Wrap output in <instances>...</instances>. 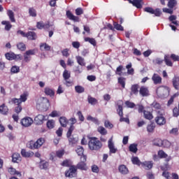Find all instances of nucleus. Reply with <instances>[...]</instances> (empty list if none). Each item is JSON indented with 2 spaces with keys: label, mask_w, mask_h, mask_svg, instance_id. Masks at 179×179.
I'll return each instance as SVG.
<instances>
[{
  "label": "nucleus",
  "mask_w": 179,
  "mask_h": 179,
  "mask_svg": "<svg viewBox=\"0 0 179 179\" xmlns=\"http://www.w3.org/2000/svg\"><path fill=\"white\" fill-rule=\"evenodd\" d=\"M50 106V101L47 98H38L36 99V108L37 110H43L47 111Z\"/></svg>",
  "instance_id": "nucleus-1"
},
{
  "label": "nucleus",
  "mask_w": 179,
  "mask_h": 179,
  "mask_svg": "<svg viewBox=\"0 0 179 179\" xmlns=\"http://www.w3.org/2000/svg\"><path fill=\"white\" fill-rule=\"evenodd\" d=\"M88 145L90 150H100V148H102L103 144L97 138L92 137L90 138Z\"/></svg>",
  "instance_id": "nucleus-2"
},
{
  "label": "nucleus",
  "mask_w": 179,
  "mask_h": 179,
  "mask_svg": "<svg viewBox=\"0 0 179 179\" xmlns=\"http://www.w3.org/2000/svg\"><path fill=\"white\" fill-rule=\"evenodd\" d=\"M45 142V140L43 138H40L36 142L33 141H29L27 146L29 149L34 150V149H39V148H41L43 145H44Z\"/></svg>",
  "instance_id": "nucleus-3"
},
{
  "label": "nucleus",
  "mask_w": 179,
  "mask_h": 179,
  "mask_svg": "<svg viewBox=\"0 0 179 179\" xmlns=\"http://www.w3.org/2000/svg\"><path fill=\"white\" fill-rule=\"evenodd\" d=\"M169 93H170V90L167 87H159L157 89V94L158 97L163 99L164 97H167L169 96Z\"/></svg>",
  "instance_id": "nucleus-4"
},
{
  "label": "nucleus",
  "mask_w": 179,
  "mask_h": 179,
  "mask_svg": "<svg viewBox=\"0 0 179 179\" xmlns=\"http://www.w3.org/2000/svg\"><path fill=\"white\" fill-rule=\"evenodd\" d=\"M168 4L167 6L169 8H164L162 9L163 12L165 13H169V15H173V8L177 6V1L176 0H167Z\"/></svg>",
  "instance_id": "nucleus-5"
},
{
  "label": "nucleus",
  "mask_w": 179,
  "mask_h": 179,
  "mask_svg": "<svg viewBox=\"0 0 179 179\" xmlns=\"http://www.w3.org/2000/svg\"><path fill=\"white\" fill-rule=\"evenodd\" d=\"M118 103V108L117 109V112L118 115H120V122H127V124H129V119L128 117H123L122 115H124V113H122V101H119Z\"/></svg>",
  "instance_id": "nucleus-6"
},
{
  "label": "nucleus",
  "mask_w": 179,
  "mask_h": 179,
  "mask_svg": "<svg viewBox=\"0 0 179 179\" xmlns=\"http://www.w3.org/2000/svg\"><path fill=\"white\" fill-rule=\"evenodd\" d=\"M28 94L27 93L22 94L20 96V99L13 98L11 99V103H14L17 106L24 103L27 100Z\"/></svg>",
  "instance_id": "nucleus-7"
},
{
  "label": "nucleus",
  "mask_w": 179,
  "mask_h": 179,
  "mask_svg": "<svg viewBox=\"0 0 179 179\" xmlns=\"http://www.w3.org/2000/svg\"><path fill=\"white\" fill-rule=\"evenodd\" d=\"M87 159V157H86V155L80 157V162L77 164V169L86 171V170H87V165H86L85 163Z\"/></svg>",
  "instance_id": "nucleus-8"
},
{
  "label": "nucleus",
  "mask_w": 179,
  "mask_h": 179,
  "mask_svg": "<svg viewBox=\"0 0 179 179\" xmlns=\"http://www.w3.org/2000/svg\"><path fill=\"white\" fill-rule=\"evenodd\" d=\"M76 171H78L76 166H71L69 169L65 172V176L66 177H69V178H73V177H76Z\"/></svg>",
  "instance_id": "nucleus-9"
},
{
  "label": "nucleus",
  "mask_w": 179,
  "mask_h": 179,
  "mask_svg": "<svg viewBox=\"0 0 179 179\" xmlns=\"http://www.w3.org/2000/svg\"><path fill=\"white\" fill-rule=\"evenodd\" d=\"M5 57L6 59H8V61H19V59H22V55H15L13 52H8L6 53Z\"/></svg>",
  "instance_id": "nucleus-10"
},
{
  "label": "nucleus",
  "mask_w": 179,
  "mask_h": 179,
  "mask_svg": "<svg viewBox=\"0 0 179 179\" xmlns=\"http://www.w3.org/2000/svg\"><path fill=\"white\" fill-rule=\"evenodd\" d=\"M144 11L147 12V13H150L151 15H155V16H160L162 15V11H160V9L157 8L156 10H154L153 8L150 7H147L144 8Z\"/></svg>",
  "instance_id": "nucleus-11"
},
{
  "label": "nucleus",
  "mask_w": 179,
  "mask_h": 179,
  "mask_svg": "<svg viewBox=\"0 0 179 179\" xmlns=\"http://www.w3.org/2000/svg\"><path fill=\"white\" fill-rule=\"evenodd\" d=\"M108 147L110 150V153L115 154L117 153V151L118 150L117 148H115V145H114V142H113V138H110L108 141Z\"/></svg>",
  "instance_id": "nucleus-12"
},
{
  "label": "nucleus",
  "mask_w": 179,
  "mask_h": 179,
  "mask_svg": "<svg viewBox=\"0 0 179 179\" xmlns=\"http://www.w3.org/2000/svg\"><path fill=\"white\" fill-rule=\"evenodd\" d=\"M21 124L22 127H25L27 128V127H30L31 124H33V119L31 117H26L22 119Z\"/></svg>",
  "instance_id": "nucleus-13"
},
{
  "label": "nucleus",
  "mask_w": 179,
  "mask_h": 179,
  "mask_svg": "<svg viewBox=\"0 0 179 179\" xmlns=\"http://www.w3.org/2000/svg\"><path fill=\"white\" fill-rule=\"evenodd\" d=\"M159 143H157V146H164V148H171V146H173V143H171L170 141H169L168 140H159Z\"/></svg>",
  "instance_id": "nucleus-14"
},
{
  "label": "nucleus",
  "mask_w": 179,
  "mask_h": 179,
  "mask_svg": "<svg viewBox=\"0 0 179 179\" xmlns=\"http://www.w3.org/2000/svg\"><path fill=\"white\" fill-rule=\"evenodd\" d=\"M155 122L157 125H164L166 124V118L164 117L163 115H157L155 117Z\"/></svg>",
  "instance_id": "nucleus-15"
},
{
  "label": "nucleus",
  "mask_w": 179,
  "mask_h": 179,
  "mask_svg": "<svg viewBox=\"0 0 179 179\" xmlns=\"http://www.w3.org/2000/svg\"><path fill=\"white\" fill-rule=\"evenodd\" d=\"M36 27L37 29H39L41 30L43 29H50V27H51V25L50 24V22L43 23V22H38L36 23Z\"/></svg>",
  "instance_id": "nucleus-16"
},
{
  "label": "nucleus",
  "mask_w": 179,
  "mask_h": 179,
  "mask_svg": "<svg viewBox=\"0 0 179 179\" xmlns=\"http://www.w3.org/2000/svg\"><path fill=\"white\" fill-rule=\"evenodd\" d=\"M152 80L154 85H161L162 83V77L157 73H154L152 77Z\"/></svg>",
  "instance_id": "nucleus-17"
},
{
  "label": "nucleus",
  "mask_w": 179,
  "mask_h": 179,
  "mask_svg": "<svg viewBox=\"0 0 179 179\" xmlns=\"http://www.w3.org/2000/svg\"><path fill=\"white\" fill-rule=\"evenodd\" d=\"M34 121L37 125H41V124L45 121V116L43 115H38L36 117H35Z\"/></svg>",
  "instance_id": "nucleus-18"
},
{
  "label": "nucleus",
  "mask_w": 179,
  "mask_h": 179,
  "mask_svg": "<svg viewBox=\"0 0 179 179\" xmlns=\"http://www.w3.org/2000/svg\"><path fill=\"white\" fill-rule=\"evenodd\" d=\"M139 93L143 97L149 96V89L147 87L142 86L140 87Z\"/></svg>",
  "instance_id": "nucleus-19"
},
{
  "label": "nucleus",
  "mask_w": 179,
  "mask_h": 179,
  "mask_svg": "<svg viewBox=\"0 0 179 179\" xmlns=\"http://www.w3.org/2000/svg\"><path fill=\"white\" fill-rule=\"evenodd\" d=\"M66 15L69 20H73V22H79V17L75 16L70 10H67Z\"/></svg>",
  "instance_id": "nucleus-20"
},
{
  "label": "nucleus",
  "mask_w": 179,
  "mask_h": 179,
  "mask_svg": "<svg viewBox=\"0 0 179 179\" xmlns=\"http://www.w3.org/2000/svg\"><path fill=\"white\" fill-rule=\"evenodd\" d=\"M118 170H119V172L120 173V174L125 175V174H128V173H129L128 168L127 167V166H125L124 164L120 165L118 167Z\"/></svg>",
  "instance_id": "nucleus-21"
},
{
  "label": "nucleus",
  "mask_w": 179,
  "mask_h": 179,
  "mask_svg": "<svg viewBox=\"0 0 179 179\" xmlns=\"http://www.w3.org/2000/svg\"><path fill=\"white\" fill-rule=\"evenodd\" d=\"M141 166L145 169V170H150L152 167H153V162L150 161H146L141 164Z\"/></svg>",
  "instance_id": "nucleus-22"
},
{
  "label": "nucleus",
  "mask_w": 179,
  "mask_h": 179,
  "mask_svg": "<svg viewBox=\"0 0 179 179\" xmlns=\"http://www.w3.org/2000/svg\"><path fill=\"white\" fill-rule=\"evenodd\" d=\"M7 169H8V172L11 176H19V177H20V176H22V174H20V172L16 171V169L13 167H9V168H7Z\"/></svg>",
  "instance_id": "nucleus-23"
},
{
  "label": "nucleus",
  "mask_w": 179,
  "mask_h": 179,
  "mask_svg": "<svg viewBox=\"0 0 179 179\" xmlns=\"http://www.w3.org/2000/svg\"><path fill=\"white\" fill-rule=\"evenodd\" d=\"M172 83H173V87H175L176 90H179V77L178 76H175L173 77L172 80Z\"/></svg>",
  "instance_id": "nucleus-24"
},
{
  "label": "nucleus",
  "mask_w": 179,
  "mask_h": 179,
  "mask_svg": "<svg viewBox=\"0 0 179 179\" xmlns=\"http://www.w3.org/2000/svg\"><path fill=\"white\" fill-rule=\"evenodd\" d=\"M7 15L12 23H15L16 22V20L15 19V13H13L11 10H7Z\"/></svg>",
  "instance_id": "nucleus-25"
},
{
  "label": "nucleus",
  "mask_w": 179,
  "mask_h": 179,
  "mask_svg": "<svg viewBox=\"0 0 179 179\" xmlns=\"http://www.w3.org/2000/svg\"><path fill=\"white\" fill-rule=\"evenodd\" d=\"M130 3H132V5L138 8V9L142 8V0H134L133 1L130 0Z\"/></svg>",
  "instance_id": "nucleus-26"
},
{
  "label": "nucleus",
  "mask_w": 179,
  "mask_h": 179,
  "mask_svg": "<svg viewBox=\"0 0 179 179\" xmlns=\"http://www.w3.org/2000/svg\"><path fill=\"white\" fill-rule=\"evenodd\" d=\"M76 59L80 66H86V62H85V59L80 56H76Z\"/></svg>",
  "instance_id": "nucleus-27"
},
{
  "label": "nucleus",
  "mask_w": 179,
  "mask_h": 179,
  "mask_svg": "<svg viewBox=\"0 0 179 179\" xmlns=\"http://www.w3.org/2000/svg\"><path fill=\"white\" fill-rule=\"evenodd\" d=\"M21 155L23 157H31L34 155V152L31 151L27 152L26 150H22Z\"/></svg>",
  "instance_id": "nucleus-28"
},
{
  "label": "nucleus",
  "mask_w": 179,
  "mask_h": 179,
  "mask_svg": "<svg viewBox=\"0 0 179 179\" xmlns=\"http://www.w3.org/2000/svg\"><path fill=\"white\" fill-rule=\"evenodd\" d=\"M44 92L47 96H50V97H52L54 96V94H55V92H54V90L50 87H45Z\"/></svg>",
  "instance_id": "nucleus-29"
},
{
  "label": "nucleus",
  "mask_w": 179,
  "mask_h": 179,
  "mask_svg": "<svg viewBox=\"0 0 179 179\" xmlns=\"http://www.w3.org/2000/svg\"><path fill=\"white\" fill-rule=\"evenodd\" d=\"M138 89H139V85L138 84H135V85H131V94H136V95L138 94V93H139V90Z\"/></svg>",
  "instance_id": "nucleus-30"
},
{
  "label": "nucleus",
  "mask_w": 179,
  "mask_h": 179,
  "mask_svg": "<svg viewBox=\"0 0 179 179\" xmlns=\"http://www.w3.org/2000/svg\"><path fill=\"white\" fill-rule=\"evenodd\" d=\"M27 38H28V40H36L37 38V35L35 32L29 31L27 33Z\"/></svg>",
  "instance_id": "nucleus-31"
},
{
  "label": "nucleus",
  "mask_w": 179,
  "mask_h": 179,
  "mask_svg": "<svg viewBox=\"0 0 179 179\" xmlns=\"http://www.w3.org/2000/svg\"><path fill=\"white\" fill-rule=\"evenodd\" d=\"M8 111H9V109L8 108V106H6L5 104H2L0 106V114H3V115L8 114Z\"/></svg>",
  "instance_id": "nucleus-32"
},
{
  "label": "nucleus",
  "mask_w": 179,
  "mask_h": 179,
  "mask_svg": "<svg viewBox=\"0 0 179 179\" xmlns=\"http://www.w3.org/2000/svg\"><path fill=\"white\" fill-rule=\"evenodd\" d=\"M13 163H17V162H20L22 158L20 157V154L14 153L12 156Z\"/></svg>",
  "instance_id": "nucleus-33"
},
{
  "label": "nucleus",
  "mask_w": 179,
  "mask_h": 179,
  "mask_svg": "<svg viewBox=\"0 0 179 179\" xmlns=\"http://www.w3.org/2000/svg\"><path fill=\"white\" fill-rule=\"evenodd\" d=\"M40 48L41 51H50L51 50V46L47 43H41L40 45Z\"/></svg>",
  "instance_id": "nucleus-34"
},
{
  "label": "nucleus",
  "mask_w": 179,
  "mask_h": 179,
  "mask_svg": "<svg viewBox=\"0 0 179 179\" xmlns=\"http://www.w3.org/2000/svg\"><path fill=\"white\" fill-rule=\"evenodd\" d=\"M59 122H60V125H62V127H64L65 128L66 127V125H68V119H66V117H61L59 118Z\"/></svg>",
  "instance_id": "nucleus-35"
},
{
  "label": "nucleus",
  "mask_w": 179,
  "mask_h": 179,
  "mask_svg": "<svg viewBox=\"0 0 179 179\" xmlns=\"http://www.w3.org/2000/svg\"><path fill=\"white\" fill-rule=\"evenodd\" d=\"M1 24L5 26V30H6L7 31H9V30L12 29V24L9 21H2Z\"/></svg>",
  "instance_id": "nucleus-36"
},
{
  "label": "nucleus",
  "mask_w": 179,
  "mask_h": 179,
  "mask_svg": "<svg viewBox=\"0 0 179 179\" xmlns=\"http://www.w3.org/2000/svg\"><path fill=\"white\" fill-rule=\"evenodd\" d=\"M126 68L127 69V73L128 75H134L135 70L132 69V64L129 63L126 66Z\"/></svg>",
  "instance_id": "nucleus-37"
},
{
  "label": "nucleus",
  "mask_w": 179,
  "mask_h": 179,
  "mask_svg": "<svg viewBox=\"0 0 179 179\" xmlns=\"http://www.w3.org/2000/svg\"><path fill=\"white\" fill-rule=\"evenodd\" d=\"M164 61L167 66H173V62L170 60V56L169 55H164Z\"/></svg>",
  "instance_id": "nucleus-38"
},
{
  "label": "nucleus",
  "mask_w": 179,
  "mask_h": 179,
  "mask_svg": "<svg viewBox=\"0 0 179 179\" xmlns=\"http://www.w3.org/2000/svg\"><path fill=\"white\" fill-rule=\"evenodd\" d=\"M46 125L48 129H52L55 127V121L54 120H50L47 122Z\"/></svg>",
  "instance_id": "nucleus-39"
},
{
  "label": "nucleus",
  "mask_w": 179,
  "mask_h": 179,
  "mask_svg": "<svg viewBox=\"0 0 179 179\" xmlns=\"http://www.w3.org/2000/svg\"><path fill=\"white\" fill-rule=\"evenodd\" d=\"M129 151L132 152L133 153H136L138 152V145L134 143L131 144L129 147Z\"/></svg>",
  "instance_id": "nucleus-40"
},
{
  "label": "nucleus",
  "mask_w": 179,
  "mask_h": 179,
  "mask_svg": "<svg viewBox=\"0 0 179 179\" xmlns=\"http://www.w3.org/2000/svg\"><path fill=\"white\" fill-rule=\"evenodd\" d=\"M144 114V118L146 120H153V115L149 111L144 110L143 111Z\"/></svg>",
  "instance_id": "nucleus-41"
},
{
  "label": "nucleus",
  "mask_w": 179,
  "mask_h": 179,
  "mask_svg": "<svg viewBox=\"0 0 179 179\" xmlns=\"http://www.w3.org/2000/svg\"><path fill=\"white\" fill-rule=\"evenodd\" d=\"M69 142L71 146H75L78 143V138L73 137H69Z\"/></svg>",
  "instance_id": "nucleus-42"
},
{
  "label": "nucleus",
  "mask_w": 179,
  "mask_h": 179,
  "mask_svg": "<svg viewBox=\"0 0 179 179\" xmlns=\"http://www.w3.org/2000/svg\"><path fill=\"white\" fill-rule=\"evenodd\" d=\"M76 152L78 156H85L83 155V152H85V150H83V148L82 146H78L77 149L76 150Z\"/></svg>",
  "instance_id": "nucleus-43"
},
{
  "label": "nucleus",
  "mask_w": 179,
  "mask_h": 179,
  "mask_svg": "<svg viewBox=\"0 0 179 179\" xmlns=\"http://www.w3.org/2000/svg\"><path fill=\"white\" fill-rule=\"evenodd\" d=\"M164 59L160 57H157L152 60V62L155 65H162L164 62Z\"/></svg>",
  "instance_id": "nucleus-44"
},
{
  "label": "nucleus",
  "mask_w": 179,
  "mask_h": 179,
  "mask_svg": "<svg viewBox=\"0 0 179 179\" xmlns=\"http://www.w3.org/2000/svg\"><path fill=\"white\" fill-rule=\"evenodd\" d=\"M114 29L116 30H119L120 31H124V27L121 26V24H118V22H113Z\"/></svg>",
  "instance_id": "nucleus-45"
},
{
  "label": "nucleus",
  "mask_w": 179,
  "mask_h": 179,
  "mask_svg": "<svg viewBox=\"0 0 179 179\" xmlns=\"http://www.w3.org/2000/svg\"><path fill=\"white\" fill-rule=\"evenodd\" d=\"M97 131L101 135H107V130L101 126L98 127Z\"/></svg>",
  "instance_id": "nucleus-46"
},
{
  "label": "nucleus",
  "mask_w": 179,
  "mask_h": 179,
  "mask_svg": "<svg viewBox=\"0 0 179 179\" xmlns=\"http://www.w3.org/2000/svg\"><path fill=\"white\" fill-rule=\"evenodd\" d=\"M63 78L64 80H68V79L71 78V72L68 71V70H64L63 73Z\"/></svg>",
  "instance_id": "nucleus-47"
},
{
  "label": "nucleus",
  "mask_w": 179,
  "mask_h": 179,
  "mask_svg": "<svg viewBox=\"0 0 179 179\" xmlns=\"http://www.w3.org/2000/svg\"><path fill=\"white\" fill-rule=\"evenodd\" d=\"M11 73H19L20 72V67L17 66H13L10 69Z\"/></svg>",
  "instance_id": "nucleus-48"
},
{
  "label": "nucleus",
  "mask_w": 179,
  "mask_h": 179,
  "mask_svg": "<svg viewBox=\"0 0 179 179\" xmlns=\"http://www.w3.org/2000/svg\"><path fill=\"white\" fill-rule=\"evenodd\" d=\"M75 90L76 93H83L85 92V88L80 85H77L75 87Z\"/></svg>",
  "instance_id": "nucleus-49"
},
{
  "label": "nucleus",
  "mask_w": 179,
  "mask_h": 179,
  "mask_svg": "<svg viewBox=\"0 0 179 179\" xmlns=\"http://www.w3.org/2000/svg\"><path fill=\"white\" fill-rule=\"evenodd\" d=\"M85 41L90 43L94 46L96 44V40L93 38H85Z\"/></svg>",
  "instance_id": "nucleus-50"
},
{
  "label": "nucleus",
  "mask_w": 179,
  "mask_h": 179,
  "mask_svg": "<svg viewBox=\"0 0 179 179\" xmlns=\"http://www.w3.org/2000/svg\"><path fill=\"white\" fill-rule=\"evenodd\" d=\"M87 121H91L92 122H94V124H99V120L96 117H93L91 115H88L87 117Z\"/></svg>",
  "instance_id": "nucleus-51"
},
{
  "label": "nucleus",
  "mask_w": 179,
  "mask_h": 179,
  "mask_svg": "<svg viewBox=\"0 0 179 179\" xmlns=\"http://www.w3.org/2000/svg\"><path fill=\"white\" fill-rule=\"evenodd\" d=\"M167 156V154H166V152H164V151L163 150H159L158 152V157H159L160 159H166Z\"/></svg>",
  "instance_id": "nucleus-52"
},
{
  "label": "nucleus",
  "mask_w": 179,
  "mask_h": 179,
  "mask_svg": "<svg viewBox=\"0 0 179 179\" xmlns=\"http://www.w3.org/2000/svg\"><path fill=\"white\" fill-rule=\"evenodd\" d=\"M88 103H90V104H92V106H94V104H97V99L92 96H89Z\"/></svg>",
  "instance_id": "nucleus-53"
},
{
  "label": "nucleus",
  "mask_w": 179,
  "mask_h": 179,
  "mask_svg": "<svg viewBox=\"0 0 179 179\" xmlns=\"http://www.w3.org/2000/svg\"><path fill=\"white\" fill-rule=\"evenodd\" d=\"M131 162L133 164H137V166H139L141 164V161L139 160V158H138V157H133L131 158Z\"/></svg>",
  "instance_id": "nucleus-54"
},
{
  "label": "nucleus",
  "mask_w": 179,
  "mask_h": 179,
  "mask_svg": "<svg viewBox=\"0 0 179 179\" xmlns=\"http://www.w3.org/2000/svg\"><path fill=\"white\" fill-rule=\"evenodd\" d=\"M118 83H120V85H121L122 87H123V89L125 88V78L123 77H120L118 78Z\"/></svg>",
  "instance_id": "nucleus-55"
},
{
  "label": "nucleus",
  "mask_w": 179,
  "mask_h": 179,
  "mask_svg": "<svg viewBox=\"0 0 179 179\" xmlns=\"http://www.w3.org/2000/svg\"><path fill=\"white\" fill-rule=\"evenodd\" d=\"M59 115H61L59 111L53 110L51 113H50L49 117L54 118L55 117H59Z\"/></svg>",
  "instance_id": "nucleus-56"
},
{
  "label": "nucleus",
  "mask_w": 179,
  "mask_h": 179,
  "mask_svg": "<svg viewBox=\"0 0 179 179\" xmlns=\"http://www.w3.org/2000/svg\"><path fill=\"white\" fill-rule=\"evenodd\" d=\"M29 13L30 16H32V17H36V16H37V13L36 12V10L33 8L29 9Z\"/></svg>",
  "instance_id": "nucleus-57"
},
{
  "label": "nucleus",
  "mask_w": 179,
  "mask_h": 179,
  "mask_svg": "<svg viewBox=\"0 0 179 179\" xmlns=\"http://www.w3.org/2000/svg\"><path fill=\"white\" fill-rule=\"evenodd\" d=\"M73 129H75V127H73V125H71L66 134L67 138H69L72 135Z\"/></svg>",
  "instance_id": "nucleus-58"
},
{
  "label": "nucleus",
  "mask_w": 179,
  "mask_h": 179,
  "mask_svg": "<svg viewBox=\"0 0 179 179\" xmlns=\"http://www.w3.org/2000/svg\"><path fill=\"white\" fill-rule=\"evenodd\" d=\"M17 47L18 50H20V51H24L26 50V45H24L23 43H18Z\"/></svg>",
  "instance_id": "nucleus-59"
},
{
  "label": "nucleus",
  "mask_w": 179,
  "mask_h": 179,
  "mask_svg": "<svg viewBox=\"0 0 179 179\" xmlns=\"http://www.w3.org/2000/svg\"><path fill=\"white\" fill-rule=\"evenodd\" d=\"M104 125H105L106 128H108L109 129H111V128H113L114 127V125H113V124H111V122H110V121H108V120L105 121Z\"/></svg>",
  "instance_id": "nucleus-60"
},
{
  "label": "nucleus",
  "mask_w": 179,
  "mask_h": 179,
  "mask_svg": "<svg viewBox=\"0 0 179 179\" xmlns=\"http://www.w3.org/2000/svg\"><path fill=\"white\" fill-rule=\"evenodd\" d=\"M171 135H178V128H173L169 131Z\"/></svg>",
  "instance_id": "nucleus-61"
},
{
  "label": "nucleus",
  "mask_w": 179,
  "mask_h": 179,
  "mask_svg": "<svg viewBox=\"0 0 179 179\" xmlns=\"http://www.w3.org/2000/svg\"><path fill=\"white\" fill-rule=\"evenodd\" d=\"M30 59H31V57L27 55V52L24 54V62H30Z\"/></svg>",
  "instance_id": "nucleus-62"
},
{
  "label": "nucleus",
  "mask_w": 179,
  "mask_h": 179,
  "mask_svg": "<svg viewBox=\"0 0 179 179\" xmlns=\"http://www.w3.org/2000/svg\"><path fill=\"white\" fill-rule=\"evenodd\" d=\"M47 167H48V162H41L40 164V169H41V170H45V169H47Z\"/></svg>",
  "instance_id": "nucleus-63"
},
{
  "label": "nucleus",
  "mask_w": 179,
  "mask_h": 179,
  "mask_svg": "<svg viewBox=\"0 0 179 179\" xmlns=\"http://www.w3.org/2000/svg\"><path fill=\"white\" fill-rule=\"evenodd\" d=\"M173 117H178L179 115V108H174L173 110Z\"/></svg>",
  "instance_id": "nucleus-64"
}]
</instances>
